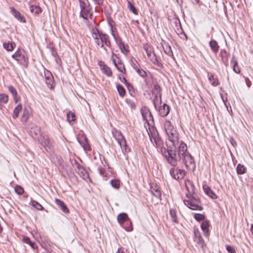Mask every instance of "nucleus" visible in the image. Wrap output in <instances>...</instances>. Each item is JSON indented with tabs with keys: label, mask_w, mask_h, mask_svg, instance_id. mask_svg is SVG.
I'll list each match as a JSON object with an SVG mask.
<instances>
[{
	"label": "nucleus",
	"mask_w": 253,
	"mask_h": 253,
	"mask_svg": "<svg viewBox=\"0 0 253 253\" xmlns=\"http://www.w3.org/2000/svg\"><path fill=\"white\" fill-rule=\"evenodd\" d=\"M167 148L162 149L163 156L166 159L167 162L173 167L177 165L178 162L182 161L183 163L187 168L195 169L196 165L194 159L191 155L187 152V147L186 143L181 141L178 149L177 150L176 145L167 144Z\"/></svg>",
	"instance_id": "nucleus-1"
},
{
	"label": "nucleus",
	"mask_w": 253,
	"mask_h": 253,
	"mask_svg": "<svg viewBox=\"0 0 253 253\" xmlns=\"http://www.w3.org/2000/svg\"><path fill=\"white\" fill-rule=\"evenodd\" d=\"M148 135L153 145L156 147H161V149L164 148L162 146L163 145V141L160 137L159 133L156 127L153 126H149L148 129H147Z\"/></svg>",
	"instance_id": "nucleus-2"
},
{
	"label": "nucleus",
	"mask_w": 253,
	"mask_h": 253,
	"mask_svg": "<svg viewBox=\"0 0 253 253\" xmlns=\"http://www.w3.org/2000/svg\"><path fill=\"white\" fill-rule=\"evenodd\" d=\"M12 58L19 64L25 67H27L29 62L28 53L23 49L18 48L12 55Z\"/></svg>",
	"instance_id": "nucleus-3"
},
{
	"label": "nucleus",
	"mask_w": 253,
	"mask_h": 253,
	"mask_svg": "<svg viewBox=\"0 0 253 253\" xmlns=\"http://www.w3.org/2000/svg\"><path fill=\"white\" fill-rule=\"evenodd\" d=\"M164 126L169 136V141L172 143L171 145H176V143L178 142V136L172 124L169 121H166Z\"/></svg>",
	"instance_id": "nucleus-4"
},
{
	"label": "nucleus",
	"mask_w": 253,
	"mask_h": 253,
	"mask_svg": "<svg viewBox=\"0 0 253 253\" xmlns=\"http://www.w3.org/2000/svg\"><path fill=\"white\" fill-rule=\"evenodd\" d=\"M117 221L119 224L127 231H131L133 229L132 222L127 214L125 212L119 214Z\"/></svg>",
	"instance_id": "nucleus-5"
},
{
	"label": "nucleus",
	"mask_w": 253,
	"mask_h": 253,
	"mask_svg": "<svg viewBox=\"0 0 253 253\" xmlns=\"http://www.w3.org/2000/svg\"><path fill=\"white\" fill-rule=\"evenodd\" d=\"M114 137L120 146L123 153H127L129 151V148L127 146L126 139L120 131L114 130L112 131Z\"/></svg>",
	"instance_id": "nucleus-6"
},
{
	"label": "nucleus",
	"mask_w": 253,
	"mask_h": 253,
	"mask_svg": "<svg viewBox=\"0 0 253 253\" xmlns=\"http://www.w3.org/2000/svg\"><path fill=\"white\" fill-rule=\"evenodd\" d=\"M184 204L192 210L202 211L203 207L200 205V202L198 199L192 196L189 200H184Z\"/></svg>",
	"instance_id": "nucleus-7"
},
{
	"label": "nucleus",
	"mask_w": 253,
	"mask_h": 253,
	"mask_svg": "<svg viewBox=\"0 0 253 253\" xmlns=\"http://www.w3.org/2000/svg\"><path fill=\"white\" fill-rule=\"evenodd\" d=\"M44 73L45 83L48 87L50 89L54 88L55 84L51 73L49 71L46 70L44 71Z\"/></svg>",
	"instance_id": "nucleus-8"
},
{
	"label": "nucleus",
	"mask_w": 253,
	"mask_h": 253,
	"mask_svg": "<svg viewBox=\"0 0 253 253\" xmlns=\"http://www.w3.org/2000/svg\"><path fill=\"white\" fill-rule=\"evenodd\" d=\"M38 140L44 147L50 148L51 146V141L47 135L40 134Z\"/></svg>",
	"instance_id": "nucleus-9"
},
{
	"label": "nucleus",
	"mask_w": 253,
	"mask_h": 253,
	"mask_svg": "<svg viewBox=\"0 0 253 253\" xmlns=\"http://www.w3.org/2000/svg\"><path fill=\"white\" fill-rule=\"evenodd\" d=\"M101 33V32H100L97 29L95 28L92 30V37L97 45L104 48V44L100 41Z\"/></svg>",
	"instance_id": "nucleus-10"
},
{
	"label": "nucleus",
	"mask_w": 253,
	"mask_h": 253,
	"mask_svg": "<svg viewBox=\"0 0 253 253\" xmlns=\"http://www.w3.org/2000/svg\"><path fill=\"white\" fill-rule=\"evenodd\" d=\"M101 33V32H100L97 29L95 28L92 30V37L97 45L104 48V44L100 41Z\"/></svg>",
	"instance_id": "nucleus-11"
},
{
	"label": "nucleus",
	"mask_w": 253,
	"mask_h": 253,
	"mask_svg": "<svg viewBox=\"0 0 253 253\" xmlns=\"http://www.w3.org/2000/svg\"><path fill=\"white\" fill-rule=\"evenodd\" d=\"M169 173L173 178L177 180L182 178L185 175L183 170L174 168H171L170 169Z\"/></svg>",
	"instance_id": "nucleus-12"
},
{
	"label": "nucleus",
	"mask_w": 253,
	"mask_h": 253,
	"mask_svg": "<svg viewBox=\"0 0 253 253\" xmlns=\"http://www.w3.org/2000/svg\"><path fill=\"white\" fill-rule=\"evenodd\" d=\"M29 134L34 139H38L41 134L40 128L35 125H33L29 131Z\"/></svg>",
	"instance_id": "nucleus-13"
},
{
	"label": "nucleus",
	"mask_w": 253,
	"mask_h": 253,
	"mask_svg": "<svg viewBox=\"0 0 253 253\" xmlns=\"http://www.w3.org/2000/svg\"><path fill=\"white\" fill-rule=\"evenodd\" d=\"M159 111V114L162 117L167 116L169 113L170 108L167 104L164 103L159 108L158 107L157 110Z\"/></svg>",
	"instance_id": "nucleus-14"
},
{
	"label": "nucleus",
	"mask_w": 253,
	"mask_h": 253,
	"mask_svg": "<svg viewBox=\"0 0 253 253\" xmlns=\"http://www.w3.org/2000/svg\"><path fill=\"white\" fill-rule=\"evenodd\" d=\"M10 11L11 14L14 16V17L17 19L19 21L23 23H25L26 22L25 18L16 9H15L13 7H11L10 8Z\"/></svg>",
	"instance_id": "nucleus-15"
},
{
	"label": "nucleus",
	"mask_w": 253,
	"mask_h": 253,
	"mask_svg": "<svg viewBox=\"0 0 253 253\" xmlns=\"http://www.w3.org/2000/svg\"><path fill=\"white\" fill-rule=\"evenodd\" d=\"M91 7L88 6L87 7L83 8L81 9L80 12V16L83 18L84 19H87L88 16H92V14L90 13Z\"/></svg>",
	"instance_id": "nucleus-16"
},
{
	"label": "nucleus",
	"mask_w": 253,
	"mask_h": 253,
	"mask_svg": "<svg viewBox=\"0 0 253 253\" xmlns=\"http://www.w3.org/2000/svg\"><path fill=\"white\" fill-rule=\"evenodd\" d=\"M78 141L85 151L91 150V147L87 142V138L85 136H82L81 138L78 139Z\"/></svg>",
	"instance_id": "nucleus-17"
},
{
	"label": "nucleus",
	"mask_w": 253,
	"mask_h": 253,
	"mask_svg": "<svg viewBox=\"0 0 253 253\" xmlns=\"http://www.w3.org/2000/svg\"><path fill=\"white\" fill-rule=\"evenodd\" d=\"M210 221L208 220H204L203 221L201 225V227L203 230L205 236H208L209 235V227H210Z\"/></svg>",
	"instance_id": "nucleus-18"
},
{
	"label": "nucleus",
	"mask_w": 253,
	"mask_h": 253,
	"mask_svg": "<svg viewBox=\"0 0 253 253\" xmlns=\"http://www.w3.org/2000/svg\"><path fill=\"white\" fill-rule=\"evenodd\" d=\"M141 114L143 119L148 121V118L150 120H153V117L150 111L147 108L141 109Z\"/></svg>",
	"instance_id": "nucleus-19"
},
{
	"label": "nucleus",
	"mask_w": 253,
	"mask_h": 253,
	"mask_svg": "<svg viewBox=\"0 0 253 253\" xmlns=\"http://www.w3.org/2000/svg\"><path fill=\"white\" fill-rule=\"evenodd\" d=\"M203 190L205 193L208 195L212 199H215L217 198L216 195L215 193L211 190L210 187L207 185H204L203 186Z\"/></svg>",
	"instance_id": "nucleus-20"
},
{
	"label": "nucleus",
	"mask_w": 253,
	"mask_h": 253,
	"mask_svg": "<svg viewBox=\"0 0 253 253\" xmlns=\"http://www.w3.org/2000/svg\"><path fill=\"white\" fill-rule=\"evenodd\" d=\"M148 58L150 60V61L154 64L158 66L159 67L162 68L163 65L161 62L159 61L157 59V57L154 52L150 54V56L148 55Z\"/></svg>",
	"instance_id": "nucleus-21"
},
{
	"label": "nucleus",
	"mask_w": 253,
	"mask_h": 253,
	"mask_svg": "<svg viewBox=\"0 0 253 253\" xmlns=\"http://www.w3.org/2000/svg\"><path fill=\"white\" fill-rule=\"evenodd\" d=\"M151 191L154 196L158 199L161 200V192L159 187L157 185L151 186Z\"/></svg>",
	"instance_id": "nucleus-22"
},
{
	"label": "nucleus",
	"mask_w": 253,
	"mask_h": 253,
	"mask_svg": "<svg viewBox=\"0 0 253 253\" xmlns=\"http://www.w3.org/2000/svg\"><path fill=\"white\" fill-rule=\"evenodd\" d=\"M100 41L102 42V43L105 44L107 46L109 47H111V42L109 39V36L108 35L101 32L100 37Z\"/></svg>",
	"instance_id": "nucleus-23"
},
{
	"label": "nucleus",
	"mask_w": 253,
	"mask_h": 253,
	"mask_svg": "<svg viewBox=\"0 0 253 253\" xmlns=\"http://www.w3.org/2000/svg\"><path fill=\"white\" fill-rule=\"evenodd\" d=\"M76 171L84 180H87L89 178L88 172L83 167L79 169Z\"/></svg>",
	"instance_id": "nucleus-24"
},
{
	"label": "nucleus",
	"mask_w": 253,
	"mask_h": 253,
	"mask_svg": "<svg viewBox=\"0 0 253 253\" xmlns=\"http://www.w3.org/2000/svg\"><path fill=\"white\" fill-rule=\"evenodd\" d=\"M113 56H115L118 58L117 66H115L117 69L121 72L125 73L126 70L125 66L122 63L121 60L118 57L117 54L113 53Z\"/></svg>",
	"instance_id": "nucleus-25"
},
{
	"label": "nucleus",
	"mask_w": 253,
	"mask_h": 253,
	"mask_svg": "<svg viewBox=\"0 0 253 253\" xmlns=\"http://www.w3.org/2000/svg\"><path fill=\"white\" fill-rule=\"evenodd\" d=\"M55 203L56 205H58V207L61 208V209L64 212L68 213L69 212L68 208L67 207L65 203L62 201L58 199H56Z\"/></svg>",
	"instance_id": "nucleus-26"
},
{
	"label": "nucleus",
	"mask_w": 253,
	"mask_h": 253,
	"mask_svg": "<svg viewBox=\"0 0 253 253\" xmlns=\"http://www.w3.org/2000/svg\"><path fill=\"white\" fill-rule=\"evenodd\" d=\"M30 10L36 16L39 15L42 12V9L39 6L35 5H30Z\"/></svg>",
	"instance_id": "nucleus-27"
},
{
	"label": "nucleus",
	"mask_w": 253,
	"mask_h": 253,
	"mask_svg": "<svg viewBox=\"0 0 253 253\" xmlns=\"http://www.w3.org/2000/svg\"><path fill=\"white\" fill-rule=\"evenodd\" d=\"M163 49L165 53L169 56H173V52L172 51L171 46L168 42H165L163 45Z\"/></svg>",
	"instance_id": "nucleus-28"
},
{
	"label": "nucleus",
	"mask_w": 253,
	"mask_h": 253,
	"mask_svg": "<svg viewBox=\"0 0 253 253\" xmlns=\"http://www.w3.org/2000/svg\"><path fill=\"white\" fill-rule=\"evenodd\" d=\"M3 48L7 51H11L14 49L16 46V44L14 42H4L3 43Z\"/></svg>",
	"instance_id": "nucleus-29"
},
{
	"label": "nucleus",
	"mask_w": 253,
	"mask_h": 253,
	"mask_svg": "<svg viewBox=\"0 0 253 253\" xmlns=\"http://www.w3.org/2000/svg\"><path fill=\"white\" fill-rule=\"evenodd\" d=\"M210 46L212 51L214 53H216L219 49V45L217 42L214 40H211L209 43Z\"/></svg>",
	"instance_id": "nucleus-30"
},
{
	"label": "nucleus",
	"mask_w": 253,
	"mask_h": 253,
	"mask_svg": "<svg viewBox=\"0 0 253 253\" xmlns=\"http://www.w3.org/2000/svg\"><path fill=\"white\" fill-rule=\"evenodd\" d=\"M8 89L9 92L13 96L15 102L17 103L19 100V97H17V92L15 87H14L13 86L9 85L8 87Z\"/></svg>",
	"instance_id": "nucleus-31"
},
{
	"label": "nucleus",
	"mask_w": 253,
	"mask_h": 253,
	"mask_svg": "<svg viewBox=\"0 0 253 253\" xmlns=\"http://www.w3.org/2000/svg\"><path fill=\"white\" fill-rule=\"evenodd\" d=\"M229 54L225 49H221L220 52V56L222 62L225 64L227 63L228 59Z\"/></svg>",
	"instance_id": "nucleus-32"
},
{
	"label": "nucleus",
	"mask_w": 253,
	"mask_h": 253,
	"mask_svg": "<svg viewBox=\"0 0 253 253\" xmlns=\"http://www.w3.org/2000/svg\"><path fill=\"white\" fill-rule=\"evenodd\" d=\"M154 97L152 100L153 105L156 110L158 109V105L159 104H161L162 103V96L161 97L159 96V95L154 94Z\"/></svg>",
	"instance_id": "nucleus-33"
},
{
	"label": "nucleus",
	"mask_w": 253,
	"mask_h": 253,
	"mask_svg": "<svg viewBox=\"0 0 253 253\" xmlns=\"http://www.w3.org/2000/svg\"><path fill=\"white\" fill-rule=\"evenodd\" d=\"M152 93L153 94L159 95V96L161 97V96H162V89L158 84H154Z\"/></svg>",
	"instance_id": "nucleus-34"
},
{
	"label": "nucleus",
	"mask_w": 253,
	"mask_h": 253,
	"mask_svg": "<svg viewBox=\"0 0 253 253\" xmlns=\"http://www.w3.org/2000/svg\"><path fill=\"white\" fill-rule=\"evenodd\" d=\"M22 109V105L21 104H19L18 105H17L13 111L12 117L14 119L18 118L19 112L21 111Z\"/></svg>",
	"instance_id": "nucleus-35"
},
{
	"label": "nucleus",
	"mask_w": 253,
	"mask_h": 253,
	"mask_svg": "<svg viewBox=\"0 0 253 253\" xmlns=\"http://www.w3.org/2000/svg\"><path fill=\"white\" fill-rule=\"evenodd\" d=\"M111 35L113 36L116 43L118 45L123 43L122 39L119 36L117 32H111Z\"/></svg>",
	"instance_id": "nucleus-36"
},
{
	"label": "nucleus",
	"mask_w": 253,
	"mask_h": 253,
	"mask_svg": "<svg viewBox=\"0 0 253 253\" xmlns=\"http://www.w3.org/2000/svg\"><path fill=\"white\" fill-rule=\"evenodd\" d=\"M208 79L211 84L214 86H217L219 83L217 78H214L212 74L208 73Z\"/></svg>",
	"instance_id": "nucleus-37"
},
{
	"label": "nucleus",
	"mask_w": 253,
	"mask_h": 253,
	"mask_svg": "<svg viewBox=\"0 0 253 253\" xmlns=\"http://www.w3.org/2000/svg\"><path fill=\"white\" fill-rule=\"evenodd\" d=\"M169 214L171 218V220L174 223H178V217L176 214V211L174 209H170Z\"/></svg>",
	"instance_id": "nucleus-38"
},
{
	"label": "nucleus",
	"mask_w": 253,
	"mask_h": 253,
	"mask_svg": "<svg viewBox=\"0 0 253 253\" xmlns=\"http://www.w3.org/2000/svg\"><path fill=\"white\" fill-rule=\"evenodd\" d=\"M194 234L195 237L198 239L197 242L198 243H202L203 242H204V240L201 235V233L197 228H194Z\"/></svg>",
	"instance_id": "nucleus-39"
},
{
	"label": "nucleus",
	"mask_w": 253,
	"mask_h": 253,
	"mask_svg": "<svg viewBox=\"0 0 253 253\" xmlns=\"http://www.w3.org/2000/svg\"><path fill=\"white\" fill-rule=\"evenodd\" d=\"M144 50L146 52L147 55L150 56V54L154 53L153 47L148 43L143 45Z\"/></svg>",
	"instance_id": "nucleus-40"
},
{
	"label": "nucleus",
	"mask_w": 253,
	"mask_h": 253,
	"mask_svg": "<svg viewBox=\"0 0 253 253\" xmlns=\"http://www.w3.org/2000/svg\"><path fill=\"white\" fill-rule=\"evenodd\" d=\"M116 87L119 95L121 97H124L126 94V90L125 88L120 84H117L116 85Z\"/></svg>",
	"instance_id": "nucleus-41"
},
{
	"label": "nucleus",
	"mask_w": 253,
	"mask_h": 253,
	"mask_svg": "<svg viewBox=\"0 0 253 253\" xmlns=\"http://www.w3.org/2000/svg\"><path fill=\"white\" fill-rule=\"evenodd\" d=\"M30 116V113L28 109H27L26 108H25L21 118L22 121L24 122H26L28 121Z\"/></svg>",
	"instance_id": "nucleus-42"
},
{
	"label": "nucleus",
	"mask_w": 253,
	"mask_h": 253,
	"mask_svg": "<svg viewBox=\"0 0 253 253\" xmlns=\"http://www.w3.org/2000/svg\"><path fill=\"white\" fill-rule=\"evenodd\" d=\"M231 62V64H233V70L236 73H239L240 72V69L238 66V62L236 59H234V56L233 57Z\"/></svg>",
	"instance_id": "nucleus-43"
},
{
	"label": "nucleus",
	"mask_w": 253,
	"mask_h": 253,
	"mask_svg": "<svg viewBox=\"0 0 253 253\" xmlns=\"http://www.w3.org/2000/svg\"><path fill=\"white\" fill-rule=\"evenodd\" d=\"M118 46L121 52L125 55H126L129 52L128 45H125L124 42L119 44Z\"/></svg>",
	"instance_id": "nucleus-44"
},
{
	"label": "nucleus",
	"mask_w": 253,
	"mask_h": 253,
	"mask_svg": "<svg viewBox=\"0 0 253 253\" xmlns=\"http://www.w3.org/2000/svg\"><path fill=\"white\" fill-rule=\"evenodd\" d=\"M236 170L238 174H242L246 172V169L243 165L239 164L237 166Z\"/></svg>",
	"instance_id": "nucleus-45"
},
{
	"label": "nucleus",
	"mask_w": 253,
	"mask_h": 253,
	"mask_svg": "<svg viewBox=\"0 0 253 253\" xmlns=\"http://www.w3.org/2000/svg\"><path fill=\"white\" fill-rule=\"evenodd\" d=\"M127 7L129 9V10L131 11L133 14L135 15L138 14V10L136 8V7L134 6V5L131 3L129 1H128L127 2Z\"/></svg>",
	"instance_id": "nucleus-46"
},
{
	"label": "nucleus",
	"mask_w": 253,
	"mask_h": 253,
	"mask_svg": "<svg viewBox=\"0 0 253 253\" xmlns=\"http://www.w3.org/2000/svg\"><path fill=\"white\" fill-rule=\"evenodd\" d=\"M103 72L108 77H111L112 75V72L111 69L107 66L104 65L102 68Z\"/></svg>",
	"instance_id": "nucleus-47"
},
{
	"label": "nucleus",
	"mask_w": 253,
	"mask_h": 253,
	"mask_svg": "<svg viewBox=\"0 0 253 253\" xmlns=\"http://www.w3.org/2000/svg\"><path fill=\"white\" fill-rule=\"evenodd\" d=\"M67 119L68 122L70 123L72 122H74L76 119L75 114L72 112H69L67 114Z\"/></svg>",
	"instance_id": "nucleus-48"
},
{
	"label": "nucleus",
	"mask_w": 253,
	"mask_h": 253,
	"mask_svg": "<svg viewBox=\"0 0 253 253\" xmlns=\"http://www.w3.org/2000/svg\"><path fill=\"white\" fill-rule=\"evenodd\" d=\"M31 203L33 207L36 208L38 210L42 211L43 209L42 206L38 202L35 200H31Z\"/></svg>",
	"instance_id": "nucleus-49"
},
{
	"label": "nucleus",
	"mask_w": 253,
	"mask_h": 253,
	"mask_svg": "<svg viewBox=\"0 0 253 253\" xmlns=\"http://www.w3.org/2000/svg\"><path fill=\"white\" fill-rule=\"evenodd\" d=\"M79 2L81 9L90 6L88 0H79Z\"/></svg>",
	"instance_id": "nucleus-50"
},
{
	"label": "nucleus",
	"mask_w": 253,
	"mask_h": 253,
	"mask_svg": "<svg viewBox=\"0 0 253 253\" xmlns=\"http://www.w3.org/2000/svg\"><path fill=\"white\" fill-rule=\"evenodd\" d=\"M8 95L1 93L0 94V103H6L8 102Z\"/></svg>",
	"instance_id": "nucleus-51"
},
{
	"label": "nucleus",
	"mask_w": 253,
	"mask_h": 253,
	"mask_svg": "<svg viewBox=\"0 0 253 253\" xmlns=\"http://www.w3.org/2000/svg\"><path fill=\"white\" fill-rule=\"evenodd\" d=\"M110 184L113 188L118 189L120 187V181L118 179H112L110 181Z\"/></svg>",
	"instance_id": "nucleus-52"
},
{
	"label": "nucleus",
	"mask_w": 253,
	"mask_h": 253,
	"mask_svg": "<svg viewBox=\"0 0 253 253\" xmlns=\"http://www.w3.org/2000/svg\"><path fill=\"white\" fill-rule=\"evenodd\" d=\"M137 74L141 77L144 78H145L147 74L146 71L143 70L140 67L135 70Z\"/></svg>",
	"instance_id": "nucleus-53"
},
{
	"label": "nucleus",
	"mask_w": 253,
	"mask_h": 253,
	"mask_svg": "<svg viewBox=\"0 0 253 253\" xmlns=\"http://www.w3.org/2000/svg\"><path fill=\"white\" fill-rule=\"evenodd\" d=\"M194 218L197 221H201L203 220H205V216L201 213H195L194 214Z\"/></svg>",
	"instance_id": "nucleus-54"
},
{
	"label": "nucleus",
	"mask_w": 253,
	"mask_h": 253,
	"mask_svg": "<svg viewBox=\"0 0 253 253\" xmlns=\"http://www.w3.org/2000/svg\"><path fill=\"white\" fill-rule=\"evenodd\" d=\"M128 90L129 93L131 96L134 97L135 95V92L133 86L129 84V85L126 86Z\"/></svg>",
	"instance_id": "nucleus-55"
},
{
	"label": "nucleus",
	"mask_w": 253,
	"mask_h": 253,
	"mask_svg": "<svg viewBox=\"0 0 253 253\" xmlns=\"http://www.w3.org/2000/svg\"><path fill=\"white\" fill-rule=\"evenodd\" d=\"M15 192L19 195L23 194L24 190V189L20 185H16L15 187Z\"/></svg>",
	"instance_id": "nucleus-56"
},
{
	"label": "nucleus",
	"mask_w": 253,
	"mask_h": 253,
	"mask_svg": "<svg viewBox=\"0 0 253 253\" xmlns=\"http://www.w3.org/2000/svg\"><path fill=\"white\" fill-rule=\"evenodd\" d=\"M131 65L133 68L135 70H136L137 69L140 67L139 64L135 59L131 60Z\"/></svg>",
	"instance_id": "nucleus-57"
},
{
	"label": "nucleus",
	"mask_w": 253,
	"mask_h": 253,
	"mask_svg": "<svg viewBox=\"0 0 253 253\" xmlns=\"http://www.w3.org/2000/svg\"><path fill=\"white\" fill-rule=\"evenodd\" d=\"M126 103L127 104V105L130 107V108L131 109H135V108H136V105L135 104V103L130 100V99H126Z\"/></svg>",
	"instance_id": "nucleus-58"
},
{
	"label": "nucleus",
	"mask_w": 253,
	"mask_h": 253,
	"mask_svg": "<svg viewBox=\"0 0 253 253\" xmlns=\"http://www.w3.org/2000/svg\"><path fill=\"white\" fill-rule=\"evenodd\" d=\"M226 249L229 253H236V251L235 248L232 246H226Z\"/></svg>",
	"instance_id": "nucleus-59"
},
{
	"label": "nucleus",
	"mask_w": 253,
	"mask_h": 253,
	"mask_svg": "<svg viewBox=\"0 0 253 253\" xmlns=\"http://www.w3.org/2000/svg\"><path fill=\"white\" fill-rule=\"evenodd\" d=\"M119 79L122 82L124 83L126 86H127V85H129L130 83L127 81V80H126V78L124 76H119Z\"/></svg>",
	"instance_id": "nucleus-60"
},
{
	"label": "nucleus",
	"mask_w": 253,
	"mask_h": 253,
	"mask_svg": "<svg viewBox=\"0 0 253 253\" xmlns=\"http://www.w3.org/2000/svg\"><path fill=\"white\" fill-rule=\"evenodd\" d=\"M50 51L51 55L53 57H56L58 55L57 51L54 47H51L50 48Z\"/></svg>",
	"instance_id": "nucleus-61"
},
{
	"label": "nucleus",
	"mask_w": 253,
	"mask_h": 253,
	"mask_svg": "<svg viewBox=\"0 0 253 253\" xmlns=\"http://www.w3.org/2000/svg\"><path fill=\"white\" fill-rule=\"evenodd\" d=\"M177 34H181L184 37V39L187 40V35H186V34L183 32V30L181 29V28H180V29H177Z\"/></svg>",
	"instance_id": "nucleus-62"
},
{
	"label": "nucleus",
	"mask_w": 253,
	"mask_h": 253,
	"mask_svg": "<svg viewBox=\"0 0 253 253\" xmlns=\"http://www.w3.org/2000/svg\"><path fill=\"white\" fill-rule=\"evenodd\" d=\"M22 241L28 245L31 242L30 238L27 236H24L22 238Z\"/></svg>",
	"instance_id": "nucleus-63"
},
{
	"label": "nucleus",
	"mask_w": 253,
	"mask_h": 253,
	"mask_svg": "<svg viewBox=\"0 0 253 253\" xmlns=\"http://www.w3.org/2000/svg\"><path fill=\"white\" fill-rule=\"evenodd\" d=\"M73 165L76 167L75 169H76V171H77L79 169H80V168L82 167V166H81L80 165V164L76 160H75L74 163Z\"/></svg>",
	"instance_id": "nucleus-64"
}]
</instances>
